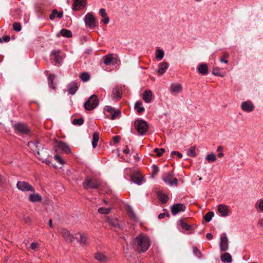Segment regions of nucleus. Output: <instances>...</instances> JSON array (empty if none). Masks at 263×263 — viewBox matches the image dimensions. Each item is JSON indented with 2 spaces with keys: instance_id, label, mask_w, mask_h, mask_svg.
I'll return each mask as SVG.
<instances>
[{
  "instance_id": "obj_1",
  "label": "nucleus",
  "mask_w": 263,
  "mask_h": 263,
  "mask_svg": "<svg viewBox=\"0 0 263 263\" xmlns=\"http://www.w3.org/2000/svg\"><path fill=\"white\" fill-rule=\"evenodd\" d=\"M136 250L139 252H146L150 246L149 238L143 234L139 235L133 240Z\"/></svg>"
},
{
  "instance_id": "obj_2",
  "label": "nucleus",
  "mask_w": 263,
  "mask_h": 263,
  "mask_svg": "<svg viewBox=\"0 0 263 263\" xmlns=\"http://www.w3.org/2000/svg\"><path fill=\"white\" fill-rule=\"evenodd\" d=\"M14 132L18 134L29 135L31 132L30 127L26 123L22 122H15L12 125Z\"/></svg>"
},
{
  "instance_id": "obj_3",
  "label": "nucleus",
  "mask_w": 263,
  "mask_h": 263,
  "mask_svg": "<svg viewBox=\"0 0 263 263\" xmlns=\"http://www.w3.org/2000/svg\"><path fill=\"white\" fill-rule=\"evenodd\" d=\"M135 128L139 134L144 135L148 128V125L146 122L143 120H137L135 122Z\"/></svg>"
},
{
  "instance_id": "obj_4",
  "label": "nucleus",
  "mask_w": 263,
  "mask_h": 263,
  "mask_svg": "<svg viewBox=\"0 0 263 263\" xmlns=\"http://www.w3.org/2000/svg\"><path fill=\"white\" fill-rule=\"evenodd\" d=\"M100 185V182L99 180L89 176L87 177L83 182V185L85 189H97Z\"/></svg>"
},
{
  "instance_id": "obj_5",
  "label": "nucleus",
  "mask_w": 263,
  "mask_h": 263,
  "mask_svg": "<svg viewBox=\"0 0 263 263\" xmlns=\"http://www.w3.org/2000/svg\"><path fill=\"white\" fill-rule=\"evenodd\" d=\"M99 104V100L96 95H93L90 96L88 100L84 104L85 109L91 110L98 106Z\"/></svg>"
},
{
  "instance_id": "obj_6",
  "label": "nucleus",
  "mask_w": 263,
  "mask_h": 263,
  "mask_svg": "<svg viewBox=\"0 0 263 263\" xmlns=\"http://www.w3.org/2000/svg\"><path fill=\"white\" fill-rule=\"evenodd\" d=\"M162 179L165 183L168 184L171 186H177L178 185V179L174 177L173 172L164 174Z\"/></svg>"
},
{
  "instance_id": "obj_7",
  "label": "nucleus",
  "mask_w": 263,
  "mask_h": 263,
  "mask_svg": "<svg viewBox=\"0 0 263 263\" xmlns=\"http://www.w3.org/2000/svg\"><path fill=\"white\" fill-rule=\"evenodd\" d=\"M85 24L86 26L92 29L96 27V19L92 12L88 13L84 18Z\"/></svg>"
},
{
  "instance_id": "obj_8",
  "label": "nucleus",
  "mask_w": 263,
  "mask_h": 263,
  "mask_svg": "<svg viewBox=\"0 0 263 263\" xmlns=\"http://www.w3.org/2000/svg\"><path fill=\"white\" fill-rule=\"evenodd\" d=\"M58 151H61L66 154L71 153L69 146L66 143L61 141H58L57 145L55 147V151L57 152Z\"/></svg>"
},
{
  "instance_id": "obj_9",
  "label": "nucleus",
  "mask_w": 263,
  "mask_h": 263,
  "mask_svg": "<svg viewBox=\"0 0 263 263\" xmlns=\"http://www.w3.org/2000/svg\"><path fill=\"white\" fill-rule=\"evenodd\" d=\"M17 187L23 192L30 191L34 192L35 190L32 186L25 181H18L16 184Z\"/></svg>"
},
{
  "instance_id": "obj_10",
  "label": "nucleus",
  "mask_w": 263,
  "mask_h": 263,
  "mask_svg": "<svg viewBox=\"0 0 263 263\" xmlns=\"http://www.w3.org/2000/svg\"><path fill=\"white\" fill-rule=\"evenodd\" d=\"M87 0H74L72 4L73 11H79L84 9L86 5Z\"/></svg>"
},
{
  "instance_id": "obj_11",
  "label": "nucleus",
  "mask_w": 263,
  "mask_h": 263,
  "mask_svg": "<svg viewBox=\"0 0 263 263\" xmlns=\"http://www.w3.org/2000/svg\"><path fill=\"white\" fill-rule=\"evenodd\" d=\"M104 113L109 115H120L121 111L120 108L116 109L111 106H105L104 108Z\"/></svg>"
},
{
  "instance_id": "obj_12",
  "label": "nucleus",
  "mask_w": 263,
  "mask_h": 263,
  "mask_svg": "<svg viewBox=\"0 0 263 263\" xmlns=\"http://www.w3.org/2000/svg\"><path fill=\"white\" fill-rule=\"evenodd\" d=\"M220 247L221 251H226L228 249V239L226 234H223L220 237Z\"/></svg>"
},
{
  "instance_id": "obj_13",
  "label": "nucleus",
  "mask_w": 263,
  "mask_h": 263,
  "mask_svg": "<svg viewBox=\"0 0 263 263\" xmlns=\"http://www.w3.org/2000/svg\"><path fill=\"white\" fill-rule=\"evenodd\" d=\"M185 209V206L183 204H174L171 208V212L173 215H175L180 212L184 211Z\"/></svg>"
},
{
  "instance_id": "obj_14",
  "label": "nucleus",
  "mask_w": 263,
  "mask_h": 263,
  "mask_svg": "<svg viewBox=\"0 0 263 263\" xmlns=\"http://www.w3.org/2000/svg\"><path fill=\"white\" fill-rule=\"evenodd\" d=\"M61 234L65 240L67 242H71L74 239L73 236L70 234V232L68 230L66 229H63L61 230Z\"/></svg>"
},
{
  "instance_id": "obj_15",
  "label": "nucleus",
  "mask_w": 263,
  "mask_h": 263,
  "mask_svg": "<svg viewBox=\"0 0 263 263\" xmlns=\"http://www.w3.org/2000/svg\"><path fill=\"white\" fill-rule=\"evenodd\" d=\"M51 59H53L55 64L60 65L62 63V59L60 55V51L53 50L51 53Z\"/></svg>"
},
{
  "instance_id": "obj_16",
  "label": "nucleus",
  "mask_w": 263,
  "mask_h": 263,
  "mask_svg": "<svg viewBox=\"0 0 263 263\" xmlns=\"http://www.w3.org/2000/svg\"><path fill=\"white\" fill-rule=\"evenodd\" d=\"M67 88L69 93L73 95L78 89V83L76 81L71 82L68 85Z\"/></svg>"
},
{
  "instance_id": "obj_17",
  "label": "nucleus",
  "mask_w": 263,
  "mask_h": 263,
  "mask_svg": "<svg viewBox=\"0 0 263 263\" xmlns=\"http://www.w3.org/2000/svg\"><path fill=\"white\" fill-rule=\"evenodd\" d=\"M254 108V106L251 101H245L241 104V109L246 112H251Z\"/></svg>"
},
{
  "instance_id": "obj_18",
  "label": "nucleus",
  "mask_w": 263,
  "mask_h": 263,
  "mask_svg": "<svg viewBox=\"0 0 263 263\" xmlns=\"http://www.w3.org/2000/svg\"><path fill=\"white\" fill-rule=\"evenodd\" d=\"M95 258L101 263H107L109 258L103 253L98 252L95 254Z\"/></svg>"
},
{
  "instance_id": "obj_19",
  "label": "nucleus",
  "mask_w": 263,
  "mask_h": 263,
  "mask_svg": "<svg viewBox=\"0 0 263 263\" xmlns=\"http://www.w3.org/2000/svg\"><path fill=\"white\" fill-rule=\"evenodd\" d=\"M27 145L32 151L36 153L42 147V145L37 141H29L28 142Z\"/></svg>"
},
{
  "instance_id": "obj_20",
  "label": "nucleus",
  "mask_w": 263,
  "mask_h": 263,
  "mask_svg": "<svg viewBox=\"0 0 263 263\" xmlns=\"http://www.w3.org/2000/svg\"><path fill=\"white\" fill-rule=\"evenodd\" d=\"M152 92L151 90L146 89L144 91L143 95V100L145 103H150L152 99Z\"/></svg>"
},
{
  "instance_id": "obj_21",
  "label": "nucleus",
  "mask_w": 263,
  "mask_h": 263,
  "mask_svg": "<svg viewBox=\"0 0 263 263\" xmlns=\"http://www.w3.org/2000/svg\"><path fill=\"white\" fill-rule=\"evenodd\" d=\"M198 72L202 75H206L208 73V66L205 63H201L199 65Z\"/></svg>"
},
{
  "instance_id": "obj_22",
  "label": "nucleus",
  "mask_w": 263,
  "mask_h": 263,
  "mask_svg": "<svg viewBox=\"0 0 263 263\" xmlns=\"http://www.w3.org/2000/svg\"><path fill=\"white\" fill-rule=\"evenodd\" d=\"M40 149L37 152V157L43 160V162H44V160H46L47 157V152L46 149H44L43 147H41Z\"/></svg>"
},
{
  "instance_id": "obj_23",
  "label": "nucleus",
  "mask_w": 263,
  "mask_h": 263,
  "mask_svg": "<svg viewBox=\"0 0 263 263\" xmlns=\"http://www.w3.org/2000/svg\"><path fill=\"white\" fill-rule=\"evenodd\" d=\"M122 91L119 88H115L112 91L111 98L114 100L118 101L121 98Z\"/></svg>"
},
{
  "instance_id": "obj_24",
  "label": "nucleus",
  "mask_w": 263,
  "mask_h": 263,
  "mask_svg": "<svg viewBox=\"0 0 263 263\" xmlns=\"http://www.w3.org/2000/svg\"><path fill=\"white\" fill-rule=\"evenodd\" d=\"M171 90L172 93H180L182 90V87L180 84H172Z\"/></svg>"
},
{
  "instance_id": "obj_25",
  "label": "nucleus",
  "mask_w": 263,
  "mask_h": 263,
  "mask_svg": "<svg viewBox=\"0 0 263 263\" xmlns=\"http://www.w3.org/2000/svg\"><path fill=\"white\" fill-rule=\"evenodd\" d=\"M168 63L166 62H163L159 64V69L158 72L160 74H163L168 68Z\"/></svg>"
},
{
  "instance_id": "obj_26",
  "label": "nucleus",
  "mask_w": 263,
  "mask_h": 263,
  "mask_svg": "<svg viewBox=\"0 0 263 263\" xmlns=\"http://www.w3.org/2000/svg\"><path fill=\"white\" fill-rule=\"evenodd\" d=\"M56 15L58 18H61L63 16V12L62 11L58 12L57 9H53L49 15L50 20H53Z\"/></svg>"
},
{
  "instance_id": "obj_27",
  "label": "nucleus",
  "mask_w": 263,
  "mask_h": 263,
  "mask_svg": "<svg viewBox=\"0 0 263 263\" xmlns=\"http://www.w3.org/2000/svg\"><path fill=\"white\" fill-rule=\"evenodd\" d=\"M221 261L223 262L231 263L232 261V258L231 254L229 253H224L220 256Z\"/></svg>"
},
{
  "instance_id": "obj_28",
  "label": "nucleus",
  "mask_w": 263,
  "mask_h": 263,
  "mask_svg": "<svg viewBox=\"0 0 263 263\" xmlns=\"http://www.w3.org/2000/svg\"><path fill=\"white\" fill-rule=\"evenodd\" d=\"M218 212L222 216H226L228 215V206L224 204H220L218 208Z\"/></svg>"
},
{
  "instance_id": "obj_29",
  "label": "nucleus",
  "mask_w": 263,
  "mask_h": 263,
  "mask_svg": "<svg viewBox=\"0 0 263 263\" xmlns=\"http://www.w3.org/2000/svg\"><path fill=\"white\" fill-rule=\"evenodd\" d=\"M29 199L31 202H40L42 201V197L39 194H30Z\"/></svg>"
},
{
  "instance_id": "obj_30",
  "label": "nucleus",
  "mask_w": 263,
  "mask_h": 263,
  "mask_svg": "<svg viewBox=\"0 0 263 263\" xmlns=\"http://www.w3.org/2000/svg\"><path fill=\"white\" fill-rule=\"evenodd\" d=\"M135 108L138 114H142L144 111V108L142 106V103L141 101L135 103Z\"/></svg>"
},
{
  "instance_id": "obj_31",
  "label": "nucleus",
  "mask_w": 263,
  "mask_h": 263,
  "mask_svg": "<svg viewBox=\"0 0 263 263\" xmlns=\"http://www.w3.org/2000/svg\"><path fill=\"white\" fill-rule=\"evenodd\" d=\"M99 140V134L98 132H94L92 136V145L93 148L97 147Z\"/></svg>"
},
{
  "instance_id": "obj_32",
  "label": "nucleus",
  "mask_w": 263,
  "mask_h": 263,
  "mask_svg": "<svg viewBox=\"0 0 263 263\" xmlns=\"http://www.w3.org/2000/svg\"><path fill=\"white\" fill-rule=\"evenodd\" d=\"M55 79V76L53 74H50L48 77V85L49 87L53 89H55V86L53 84V81Z\"/></svg>"
},
{
  "instance_id": "obj_33",
  "label": "nucleus",
  "mask_w": 263,
  "mask_h": 263,
  "mask_svg": "<svg viewBox=\"0 0 263 263\" xmlns=\"http://www.w3.org/2000/svg\"><path fill=\"white\" fill-rule=\"evenodd\" d=\"M107 222L109 225L116 228H119L120 226L119 220L116 218L108 219Z\"/></svg>"
},
{
  "instance_id": "obj_34",
  "label": "nucleus",
  "mask_w": 263,
  "mask_h": 263,
  "mask_svg": "<svg viewBox=\"0 0 263 263\" xmlns=\"http://www.w3.org/2000/svg\"><path fill=\"white\" fill-rule=\"evenodd\" d=\"M61 35L65 37H71L72 36L71 31L67 29H62L60 31Z\"/></svg>"
},
{
  "instance_id": "obj_35",
  "label": "nucleus",
  "mask_w": 263,
  "mask_h": 263,
  "mask_svg": "<svg viewBox=\"0 0 263 263\" xmlns=\"http://www.w3.org/2000/svg\"><path fill=\"white\" fill-rule=\"evenodd\" d=\"M113 59V57L111 54H107L103 57V63L106 65H109Z\"/></svg>"
},
{
  "instance_id": "obj_36",
  "label": "nucleus",
  "mask_w": 263,
  "mask_h": 263,
  "mask_svg": "<svg viewBox=\"0 0 263 263\" xmlns=\"http://www.w3.org/2000/svg\"><path fill=\"white\" fill-rule=\"evenodd\" d=\"M255 209L261 212H263V199L258 200L255 204Z\"/></svg>"
},
{
  "instance_id": "obj_37",
  "label": "nucleus",
  "mask_w": 263,
  "mask_h": 263,
  "mask_svg": "<svg viewBox=\"0 0 263 263\" xmlns=\"http://www.w3.org/2000/svg\"><path fill=\"white\" fill-rule=\"evenodd\" d=\"M158 197L162 203H166L168 200V196L164 193H160L158 194Z\"/></svg>"
},
{
  "instance_id": "obj_38",
  "label": "nucleus",
  "mask_w": 263,
  "mask_h": 263,
  "mask_svg": "<svg viewBox=\"0 0 263 263\" xmlns=\"http://www.w3.org/2000/svg\"><path fill=\"white\" fill-rule=\"evenodd\" d=\"M80 78L83 82H87L90 79V75L86 72H82L80 75Z\"/></svg>"
},
{
  "instance_id": "obj_39",
  "label": "nucleus",
  "mask_w": 263,
  "mask_h": 263,
  "mask_svg": "<svg viewBox=\"0 0 263 263\" xmlns=\"http://www.w3.org/2000/svg\"><path fill=\"white\" fill-rule=\"evenodd\" d=\"M164 56V52L163 50L159 49L157 50L156 53V58L158 60H161Z\"/></svg>"
},
{
  "instance_id": "obj_40",
  "label": "nucleus",
  "mask_w": 263,
  "mask_h": 263,
  "mask_svg": "<svg viewBox=\"0 0 263 263\" xmlns=\"http://www.w3.org/2000/svg\"><path fill=\"white\" fill-rule=\"evenodd\" d=\"M180 223L181 227L186 231H189L191 229L192 226L188 224L184 220H180Z\"/></svg>"
},
{
  "instance_id": "obj_41",
  "label": "nucleus",
  "mask_w": 263,
  "mask_h": 263,
  "mask_svg": "<svg viewBox=\"0 0 263 263\" xmlns=\"http://www.w3.org/2000/svg\"><path fill=\"white\" fill-rule=\"evenodd\" d=\"M187 155L192 157H194L196 156V147L195 146H192L189 148L187 152Z\"/></svg>"
},
{
  "instance_id": "obj_42",
  "label": "nucleus",
  "mask_w": 263,
  "mask_h": 263,
  "mask_svg": "<svg viewBox=\"0 0 263 263\" xmlns=\"http://www.w3.org/2000/svg\"><path fill=\"white\" fill-rule=\"evenodd\" d=\"M152 169V177L154 178L159 172V167L156 165L153 164Z\"/></svg>"
},
{
  "instance_id": "obj_43",
  "label": "nucleus",
  "mask_w": 263,
  "mask_h": 263,
  "mask_svg": "<svg viewBox=\"0 0 263 263\" xmlns=\"http://www.w3.org/2000/svg\"><path fill=\"white\" fill-rule=\"evenodd\" d=\"M154 152L156 154V155L158 157H161L165 153V150L163 148H155L154 150Z\"/></svg>"
},
{
  "instance_id": "obj_44",
  "label": "nucleus",
  "mask_w": 263,
  "mask_h": 263,
  "mask_svg": "<svg viewBox=\"0 0 263 263\" xmlns=\"http://www.w3.org/2000/svg\"><path fill=\"white\" fill-rule=\"evenodd\" d=\"M72 123L74 125H81L84 123V119L83 118L74 119L73 120Z\"/></svg>"
},
{
  "instance_id": "obj_45",
  "label": "nucleus",
  "mask_w": 263,
  "mask_h": 263,
  "mask_svg": "<svg viewBox=\"0 0 263 263\" xmlns=\"http://www.w3.org/2000/svg\"><path fill=\"white\" fill-rule=\"evenodd\" d=\"M214 216V213L213 212H208L205 214L204 216V219L206 222H209Z\"/></svg>"
},
{
  "instance_id": "obj_46",
  "label": "nucleus",
  "mask_w": 263,
  "mask_h": 263,
  "mask_svg": "<svg viewBox=\"0 0 263 263\" xmlns=\"http://www.w3.org/2000/svg\"><path fill=\"white\" fill-rule=\"evenodd\" d=\"M132 179L134 182L137 184H140L142 181V178L138 176H133Z\"/></svg>"
},
{
  "instance_id": "obj_47",
  "label": "nucleus",
  "mask_w": 263,
  "mask_h": 263,
  "mask_svg": "<svg viewBox=\"0 0 263 263\" xmlns=\"http://www.w3.org/2000/svg\"><path fill=\"white\" fill-rule=\"evenodd\" d=\"M206 160L209 161V162H214L216 159V155L214 154H211L207 155L206 157Z\"/></svg>"
},
{
  "instance_id": "obj_48",
  "label": "nucleus",
  "mask_w": 263,
  "mask_h": 263,
  "mask_svg": "<svg viewBox=\"0 0 263 263\" xmlns=\"http://www.w3.org/2000/svg\"><path fill=\"white\" fill-rule=\"evenodd\" d=\"M13 29L16 31H20L22 29L21 24L18 22H14L13 24Z\"/></svg>"
},
{
  "instance_id": "obj_49",
  "label": "nucleus",
  "mask_w": 263,
  "mask_h": 263,
  "mask_svg": "<svg viewBox=\"0 0 263 263\" xmlns=\"http://www.w3.org/2000/svg\"><path fill=\"white\" fill-rule=\"evenodd\" d=\"M110 211V209L105 208H100L98 209V212L101 214H107Z\"/></svg>"
},
{
  "instance_id": "obj_50",
  "label": "nucleus",
  "mask_w": 263,
  "mask_h": 263,
  "mask_svg": "<svg viewBox=\"0 0 263 263\" xmlns=\"http://www.w3.org/2000/svg\"><path fill=\"white\" fill-rule=\"evenodd\" d=\"M10 40V37L9 35H4L2 38L0 37V43H2L3 42H8Z\"/></svg>"
},
{
  "instance_id": "obj_51",
  "label": "nucleus",
  "mask_w": 263,
  "mask_h": 263,
  "mask_svg": "<svg viewBox=\"0 0 263 263\" xmlns=\"http://www.w3.org/2000/svg\"><path fill=\"white\" fill-rule=\"evenodd\" d=\"M212 74L216 76H221L219 68H214L212 71Z\"/></svg>"
},
{
  "instance_id": "obj_52",
  "label": "nucleus",
  "mask_w": 263,
  "mask_h": 263,
  "mask_svg": "<svg viewBox=\"0 0 263 263\" xmlns=\"http://www.w3.org/2000/svg\"><path fill=\"white\" fill-rule=\"evenodd\" d=\"M87 240V238L85 235H82V234L81 235L80 240V243H83L84 245H86Z\"/></svg>"
},
{
  "instance_id": "obj_53",
  "label": "nucleus",
  "mask_w": 263,
  "mask_h": 263,
  "mask_svg": "<svg viewBox=\"0 0 263 263\" xmlns=\"http://www.w3.org/2000/svg\"><path fill=\"white\" fill-rule=\"evenodd\" d=\"M193 252L198 257L200 258L201 257V253L197 247H195L193 248Z\"/></svg>"
},
{
  "instance_id": "obj_54",
  "label": "nucleus",
  "mask_w": 263,
  "mask_h": 263,
  "mask_svg": "<svg viewBox=\"0 0 263 263\" xmlns=\"http://www.w3.org/2000/svg\"><path fill=\"white\" fill-rule=\"evenodd\" d=\"M23 219L25 223L30 225L32 223V219L29 216L24 217Z\"/></svg>"
},
{
  "instance_id": "obj_55",
  "label": "nucleus",
  "mask_w": 263,
  "mask_h": 263,
  "mask_svg": "<svg viewBox=\"0 0 263 263\" xmlns=\"http://www.w3.org/2000/svg\"><path fill=\"white\" fill-rule=\"evenodd\" d=\"M54 159L61 164H63L65 163L64 161L62 160L61 157L58 155H55L54 156Z\"/></svg>"
},
{
  "instance_id": "obj_56",
  "label": "nucleus",
  "mask_w": 263,
  "mask_h": 263,
  "mask_svg": "<svg viewBox=\"0 0 263 263\" xmlns=\"http://www.w3.org/2000/svg\"><path fill=\"white\" fill-rule=\"evenodd\" d=\"M99 14L102 17L107 16L106 10L104 8H101L100 9Z\"/></svg>"
},
{
  "instance_id": "obj_57",
  "label": "nucleus",
  "mask_w": 263,
  "mask_h": 263,
  "mask_svg": "<svg viewBox=\"0 0 263 263\" xmlns=\"http://www.w3.org/2000/svg\"><path fill=\"white\" fill-rule=\"evenodd\" d=\"M129 216L133 218L134 219L137 220V218L136 217V215L135 214V213L133 211V210H130L129 211Z\"/></svg>"
},
{
  "instance_id": "obj_58",
  "label": "nucleus",
  "mask_w": 263,
  "mask_h": 263,
  "mask_svg": "<svg viewBox=\"0 0 263 263\" xmlns=\"http://www.w3.org/2000/svg\"><path fill=\"white\" fill-rule=\"evenodd\" d=\"M120 140H121V137L119 136H116L112 138V140H113L114 143H117L119 142Z\"/></svg>"
},
{
  "instance_id": "obj_59",
  "label": "nucleus",
  "mask_w": 263,
  "mask_h": 263,
  "mask_svg": "<svg viewBox=\"0 0 263 263\" xmlns=\"http://www.w3.org/2000/svg\"><path fill=\"white\" fill-rule=\"evenodd\" d=\"M39 244L36 242H32L31 243L30 248L32 250H35L39 247Z\"/></svg>"
},
{
  "instance_id": "obj_60",
  "label": "nucleus",
  "mask_w": 263,
  "mask_h": 263,
  "mask_svg": "<svg viewBox=\"0 0 263 263\" xmlns=\"http://www.w3.org/2000/svg\"><path fill=\"white\" fill-rule=\"evenodd\" d=\"M104 18L102 20V22H103L104 24H107L109 22V17L107 16L104 17Z\"/></svg>"
},
{
  "instance_id": "obj_61",
  "label": "nucleus",
  "mask_w": 263,
  "mask_h": 263,
  "mask_svg": "<svg viewBox=\"0 0 263 263\" xmlns=\"http://www.w3.org/2000/svg\"><path fill=\"white\" fill-rule=\"evenodd\" d=\"M177 155L179 158H181L182 157V155L178 151H173L172 152V155Z\"/></svg>"
},
{
  "instance_id": "obj_62",
  "label": "nucleus",
  "mask_w": 263,
  "mask_h": 263,
  "mask_svg": "<svg viewBox=\"0 0 263 263\" xmlns=\"http://www.w3.org/2000/svg\"><path fill=\"white\" fill-rule=\"evenodd\" d=\"M213 235L211 233H208L206 235V237L208 239L211 240L213 238Z\"/></svg>"
},
{
  "instance_id": "obj_63",
  "label": "nucleus",
  "mask_w": 263,
  "mask_h": 263,
  "mask_svg": "<svg viewBox=\"0 0 263 263\" xmlns=\"http://www.w3.org/2000/svg\"><path fill=\"white\" fill-rule=\"evenodd\" d=\"M123 152L125 154H127L129 153V149L127 146H126V147L124 149H123Z\"/></svg>"
},
{
  "instance_id": "obj_64",
  "label": "nucleus",
  "mask_w": 263,
  "mask_h": 263,
  "mask_svg": "<svg viewBox=\"0 0 263 263\" xmlns=\"http://www.w3.org/2000/svg\"><path fill=\"white\" fill-rule=\"evenodd\" d=\"M258 223L261 227H263V218L259 219Z\"/></svg>"
}]
</instances>
